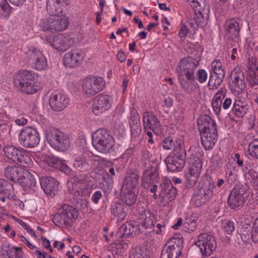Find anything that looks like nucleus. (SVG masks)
Wrapping results in <instances>:
<instances>
[{
    "label": "nucleus",
    "mask_w": 258,
    "mask_h": 258,
    "mask_svg": "<svg viewBox=\"0 0 258 258\" xmlns=\"http://www.w3.org/2000/svg\"><path fill=\"white\" fill-rule=\"evenodd\" d=\"M198 64L196 59L189 57L181 59L177 66L176 71L179 84L188 94L194 93L197 89L195 71Z\"/></svg>",
    "instance_id": "nucleus-1"
},
{
    "label": "nucleus",
    "mask_w": 258,
    "mask_h": 258,
    "mask_svg": "<svg viewBox=\"0 0 258 258\" xmlns=\"http://www.w3.org/2000/svg\"><path fill=\"white\" fill-rule=\"evenodd\" d=\"M92 145L98 152L107 154L113 151L115 141L107 129H98L92 134Z\"/></svg>",
    "instance_id": "nucleus-2"
},
{
    "label": "nucleus",
    "mask_w": 258,
    "mask_h": 258,
    "mask_svg": "<svg viewBox=\"0 0 258 258\" xmlns=\"http://www.w3.org/2000/svg\"><path fill=\"white\" fill-rule=\"evenodd\" d=\"M45 137L48 143L55 150L64 152L70 147L69 136L53 127H49L45 130Z\"/></svg>",
    "instance_id": "nucleus-3"
},
{
    "label": "nucleus",
    "mask_w": 258,
    "mask_h": 258,
    "mask_svg": "<svg viewBox=\"0 0 258 258\" xmlns=\"http://www.w3.org/2000/svg\"><path fill=\"white\" fill-rule=\"evenodd\" d=\"M35 75L31 71L21 70L15 76L14 83L21 91L26 94H33L36 92L34 86Z\"/></svg>",
    "instance_id": "nucleus-4"
},
{
    "label": "nucleus",
    "mask_w": 258,
    "mask_h": 258,
    "mask_svg": "<svg viewBox=\"0 0 258 258\" xmlns=\"http://www.w3.org/2000/svg\"><path fill=\"white\" fill-rule=\"evenodd\" d=\"M78 213L77 210L71 206L64 204L58 209L52 219L53 222L59 227L68 226L77 218Z\"/></svg>",
    "instance_id": "nucleus-5"
},
{
    "label": "nucleus",
    "mask_w": 258,
    "mask_h": 258,
    "mask_svg": "<svg viewBox=\"0 0 258 258\" xmlns=\"http://www.w3.org/2000/svg\"><path fill=\"white\" fill-rule=\"evenodd\" d=\"M69 198L75 208L78 210L83 211L88 208V201L85 198H81L83 195L82 189L85 188L84 183H70L68 185Z\"/></svg>",
    "instance_id": "nucleus-6"
},
{
    "label": "nucleus",
    "mask_w": 258,
    "mask_h": 258,
    "mask_svg": "<svg viewBox=\"0 0 258 258\" xmlns=\"http://www.w3.org/2000/svg\"><path fill=\"white\" fill-rule=\"evenodd\" d=\"M3 150L9 159L20 165L27 167L32 164L31 159L22 149L13 145H8L5 147Z\"/></svg>",
    "instance_id": "nucleus-7"
},
{
    "label": "nucleus",
    "mask_w": 258,
    "mask_h": 258,
    "mask_svg": "<svg viewBox=\"0 0 258 258\" xmlns=\"http://www.w3.org/2000/svg\"><path fill=\"white\" fill-rule=\"evenodd\" d=\"M195 244L200 248L202 255L207 257L212 254L217 247L215 237L207 233L200 234L195 241Z\"/></svg>",
    "instance_id": "nucleus-8"
},
{
    "label": "nucleus",
    "mask_w": 258,
    "mask_h": 258,
    "mask_svg": "<svg viewBox=\"0 0 258 258\" xmlns=\"http://www.w3.org/2000/svg\"><path fill=\"white\" fill-rule=\"evenodd\" d=\"M248 198L245 187L242 185H235L228 198L229 207L232 209L241 208Z\"/></svg>",
    "instance_id": "nucleus-9"
},
{
    "label": "nucleus",
    "mask_w": 258,
    "mask_h": 258,
    "mask_svg": "<svg viewBox=\"0 0 258 258\" xmlns=\"http://www.w3.org/2000/svg\"><path fill=\"white\" fill-rule=\"evenodd\" d=\"M105 82L101 77L91 76L85 79L82 84V92L87 97L93 96L100 92Z\"/></svg>",
    "instance_id": "nucleus-10"
},
{
    "label": "nucleus",
    "mask_w": 258,
    "mask_h": 258,
    "mask_svg": "<svg viewBox=\"0 0 258 258\" xmlns=\"http://www.w3.org/2000/svg\"><path fill=\"white\" fill-rule=\"evenodd\" d=\"M19 140L20 144L24 147L34 148L39 143V134L33 127H26L21 131L19 135Z\"/></svg>",
    "instance_id": "nucleus-11"
},
{
    "label": "nucleus",
    "mask_w": 258,
    "mask_h": 258,
    "mask_svg": "<svg viewBox=\"0 0 258 258\" xmlns=\"http://www.w3.org/2000/svg\"><path fill=\"white\" fill-rule=\"evenodd\" d=\"M226 94V89L224 87L221 88L214 95L212 102V106L215 113L219 116L223 110L228 109L231 105L232 100L230 98L224 99Z\"/></svg>",
    "instance_id": "nucleus-12"
},
{
    "label": "nucleus",
    "mask_w": 258,
    "mask_h": 258,
    "mask_svg": "<svg viewBox=\"0 0 258 258\" xmlns=\"http://www.w3.org/2000/svg\"><path fill=\"white\" fill-rule=\"evenodd\" d=\"M183 241L173 237L163 247L160 258H178L181 254Z\"/></svg>",
    "instance_id": "nucleus-13"
},
{
    "label": "nucleus",
    "mask_w": 258,
    "mask_h": 258,
    "mask_svg": "<svg viewBox=\"0 0 258 258\" xmlns=\"http://www.w3.org/2000/svg\"><path fill=\"white\" fill-rule=\"evenodd\" d=\"M229 83L231 89L237 94L242 93L245 90L246 84L244 74L240 67H236L231 71L229 76Z\"/></svg>",
    "instance_id": "nucleus-14"
},
{
    "label": "nucleus",
    "mask_w": 258,
    "mask_h": 258,
    "mask_svg": "<svg viewBox=\"0 0 258 258\" xmlns=\"http://www.w3.org/2000/svg\"><path fill=\"white\" fill-rule=\"evenodd\" d=\"M159 195L161 206L165 207L172 202L175 198L177 190L171 181L164 182L160 184Z\"/></svg>",
    "instance_id": "nucleus-15"
},
{
    "label": "nucleus",
    "mask_w": 258,
    "mask_h": 258,
    "mask_svg": "<svg viewBox=\"0 0 258 258\" xmlns=\"http://www.w3.org/2000/svg\"><path fill=\"white\" fill-rule=\"evenodd\" d=\"M26 58L32 60L33 67L38 71L45 69L47 66L46 58L42 52L34 47H31L26 53Z\"/></svg>",
    "instance_id": "nucleus-16"
},
{
    "label": "nucleus",
    "mask_w": 258,
    "mask_h": 258,
    "mask_svg": "<svg viewBox=\"0 0 258 258\" xmlns=\"http://www.w3.org/2000/svg\"><path fill=\"white\" fill-rule=\"evenodd\" d=\"M195 15L194 19L190 20L189 24L194 28H203L207 24V19L210 13L208 5L199 7L194 10Z\"/></svg>",
    "instance_id": "nucleus-17"
},
{
    "label": "nucleus",
    "mask_w": 258,
    "mask_h": 258,
    "mask_svg": "<svg viewBox=\"0 0 258 258\" xmlns=\"http://www.w3.org/2000/svg\"><path fill=\"white\" fill-rule=\"evenodd\" d=\"M111 103V96L101 94L96 97L92 105V111L95 115H99L109 109Z\"/></svg>",
    "instance_id": "nucleus-18"
},
{
    "label": "nucleus",
    "mask_w": 258,
    "mask_h": 258,
    "mask_svg": "<svg viewBox=\"0 0 258 258\" xmlns=\"http://www.w3.org/2000/svg\"><path fill=\"white\" fill-rule=\"evenodd\" d=\"M47 41L53 48L62 51L67 50L74 42L72 38L62 34H58L53 38H49Z\"/></svg>",
    "instance_id": "nucleus-19"
},
{
    "label": "nucleus",
    "mask_w": 258,
    "mask_h": 258,
    "mask_svg": "<svg viewBox=\"0 0 258 258\" xmlns=\"http://www.w3.org/2000/svg\"><path fill=\"white\" fill-rule=\"evenodd\" d=\"M69 103V98L64 94L54 92L50 96L49 105L51 108L56 111L64 109Z\"/></svg>",
    "instance_id": "nucleus-20"
},
{
    "label": "nucleus",
    "mask_w": 258,
    "mask_h": 258,
    "mask_svg": "<svg viewBox=\"0 0 258 258\" xmlns=\"http://www.w3.org/2000/svg\"><path fill=\"white\" fill-rule=\"evenodd\" d=\"M197 123L200 133L218 134L216 122L208 115L201 116L197 120Z\"/></svg>",
    "instance_id": "nucleus-21"
},
{
    "label": "nucleus",
    "mask_w": 258,
    "mask_h": 258,
    "mask_svg": "<svg viewBox=\"0 0 258 258\" xmlns=\"http://www.w3.org/2000/svg\"><path fill=\"white\" fill-rule=\"evenodd\" d=\"M143 123L145 130L150 129L153 132L159 131L161 124L158 118L151 111H145L143 114Z\"/></svg>",
    "instance_id": "nucleus-22"
},
{
    "label": "nucleus",
    "mask_w": 258,
    "mask_h": 258,
    "mask_svg": "<svg viewBox=\"0 0 258 258\" xmlns=\"http://www.w3.org/2000/svg\"><path fill=\"white\" fill-rule=\"evenodd\" d=\"M84 58V54L79 49L71 50L63 56V64L65 66L73 68L80 64Z\"/></svg>",
    "instance_id": "nucleus-23"
},
{
    "label": "nucleus",
    "mask_w": 258,
    "mask_h": 258,
    "mask_svg": "<svg viewBox=\"0 0 258 258\" xmlns=\"http://www.w3.org/2000/svg\"><path fill=\"white\" fill-rule=\"evenodd\" d=\"M42 189L49 196H55L58 190V182L53 177H41L39 179Z\"/></svg>",
    "instance_id": "nucleus-24"
},
{
    "label": "nucleus",
    "mask_w": 258,
    "mask_h": 258,
    "mask_svg": "<svg viewBox=\"0 0 258 258\" xmlns=\"http://www.w3.org/2000/svg\"><path fill=\"white\" fill-rule=\"evenodd\" d=\"M202 167L201 163L190 165L187 173L185 175L186 180L185 186L187 188H190L195 185L200 177Z\"/></svg>",
    "instance_id": "nucleus-25"
},
{
    "label": "nucleus",
    "mask_w": 258,
    "mask_h": 258,
    "mask_svg": "<svg viewBox=\"0 0 258 258\" xmlns=\"http://www.w3.org/2000/svg\"><path fill=\"white\" fill-rule=\"evenodd\" d=\"M198 191L207 198H211L214 194L216 185L210 176H206L200 182Z\"/></svg>",
    "instance_id": "nucleus-26"
},
{
    "label": "nucleus",
    "mask_w": 258,
    "mask_h": 258,
    "mask_svg": "<svg viewBox=\"0 0 258 258\" xmlns=\"http://www.w3.org/2000/svg\"><path fill=\"white\" fill-rule=\"evenodd\" d=\"M13 185L5 179H0V201L5 202L6 199L16 200L17 197L15 196Z\"/></svg>",
    "instance_id": "nucleus-27"
},
{
    "label": "nucleus",
    "mask_w": 258,
    "mask_h": 258,
    "mask_svg": "<svg viewBox=\"0 0 258 258\" xmlns=\"http://www.w3.org/2000/svg\"><path fill=\"white\" fill-rule=\"evenodd\" d=\"M139 176L137 173H130L124 178L121 190L139 192Z\"/></svg>",
    "instance_id": "nucleus-28"
},
{
    "label": "nucleus",
    "mask_w": 258,
    "mask_h": 258,
    "mask_svg": "<svg viewBox=\"0 0 258 258\" xmlns=\"http://www.w3.org/2000/svg\"><path fill=\"white\" fill-rule=\"evenodd\" d=\"M165 162L168 171L176 172L179 171L183 168L185 164V160L173 157L170 155L166 158Z\"/></svg>",
    "instance_id": "nucleus-29"
},
{
    "label": "nucleus",
    "mask_w": 258,
    "mask_h": 258,
    "mask_svg": "<svg viewBox=\"0 0 258 258\" xmlns=\"http://www.w3.org/2000/svg\"><path fill=\"white\" fill-rule=\"evenodd\" d=\"M25 171L20 167L9 166L5 169V175L8 179L15 182H19Z\"/></svg>",
    "instance_id": "nucleus-30"
},
{
    "label": "nucleus",
    "mask_w": 258,
    "mask_h": 258,
    "mask_svg": "<svg viewBox=\"0 0 258 258\" xmlns=\"http://www.w3.org/2000/svg\"><path fill=\"white\" fill-rule=\"evenodd\" d=\"M61 3L68 4L62 0H47L46 10L48 13L53 16H59L62 14L63 8Z\"/></svg>",
    "instance_id": "nucleus-31"
},
{
    "label": "nucleus",
    "mask_w": 258,
    "mask_h": 258,
    "mask_svg": "<svg viewBox=\"0 0 258 258\" xmlns=\"http://www.w3.org/2000/svg\"><path fill=\"white\" fill-rule=\"evenodd\" d=\"M201 134L202 145L206 150H212L218 140V134L205 133Z\"/></svg>",
    "instance_id": "nucleus-32"
},
{
    "label": "nucleus",
    "mask_w": 258,
    "mask_h": 258,
    "mask_svg": "<svg viewBox=\"0 0 258 258\" xmlns=\"http://www.w3.org/2000/svg\"><path fill=\"white\" fill-rule=\"evenodd\" d=\"M1 253L4 258H21L22 251L20 247L3 244L1 247Z\"/></svg>",
    "instance_id": "nucleus-33"
},
{
    "label": "nucleus",
    "mask_w": 258,
    "mask_h": 258,
    "mask_svg": "<svg viewBox=\"0 0 258 258\" xmlns=\"http://www.w3.org/2000/svg\"><path fill=\"white\" fill-rule=\"evenodd\" d=\"M128 208L123 204L113 202L111 205V213L116 218L117 221H122L127 215Z\"/></svg>",
    "instance_id": "nucleus-34"
},
{
    "label": "nucleus",
    "mask_w": 258,
    "mask_h": 258,
    "mask_svg": "<svg viewBox=\"0 0 258 258\" xmlns=\"http://www.w3.org/2000/svg\"><path fill=\"white\" fill-rule=\"evenodd\" d=\"M143 232L140 226L136 223H125L121 225L119 230V232L122 236H133Z\"/></svg>",
    "instance_id": "nucleus-35"
},
{
    "label": "nucleus",
    "mask_w": 258,
    "mask_h": 258,
    "mask_svg": "<svg viewBox=\"0 0 258 258\" xmlns=\"http://www.w3.org/2000/svg\"><path fill=\"white\" fill-rule=\"evenodd\" d=\"M225 28L227 35L231 39H233L239 35L240 28L239 23L235 19L227 20L225 23Z\"/></svg>",
    "instance_id": "nucleus-36"
},
{
    "label": "nucleus",
    "mask_w": 258,
    "mask_h": 258,
    "mask_svg": "<svg viewBox=\"0 0 258 258\" xmlns=\"http://www.w3.org/2000/svg\"><path fill=\"white\" fill-rule=\"evenodd\" d=\"M158 175L157 166H150L145 170L143 175V184H153L157 180Z\"/></svg>",
    "instance_id": "nucleus-37"
},
{
    "label": "nucleus",
    "mask_w": 258,
    "mask_h": 258,
    "mask_svg": "<svg viewBox=\"0 0 258 258\" xmlns=\"http://www.w3.org/2000/svg\"><path fill=\"white\" fill-rule=\"evenodd\" d=\"M50 166L56 168L67 174H70L71 172V169L67 165L65 160L61 159L56 157H51L48 160Z\"/></svg>",
    "instance_id": "nucleus-38"
},
{
    "label": "nucleus",
    "mask_w": 258,
    "mask_h": 258,
    "mask_svg": "<svg viewBox=\"0 0 258 258\" xmlns=\"http://www.w3.org/2000/svg\"><path fill=\"white\" fill-rule=\"evenodd\" d=\"M90 159L87 155H82L76 158L73 165L80 172L87 170L91 167Z\"/></svg>",
    "instance_id": "nucleus-39"
},
{
    "label": "nucleus",
    "mask_w": 258,
    "mask_h": 258,
    "mask_svg": "<svg viewBox=\"0 0 258 258\" xmlns=\"http://www.w3.org/2000/svg\"><path fill=\"white\" fill-rule=\"evenodd\" d=\"M172 156L185 160L186 153L184 148V141L181 139H176L175 147L172 150Z\"/></svg>",
    "instance_id": "nucleus-40"
},
{
    "label": "nucleus",
    "mask_w": 258,
    "mask_h": 258,
    "mask_svg": "<svg viewBox=\"0 0 258 258\" xmlns=\"http://www.w3.org/2000/svg\"><path fill=\"white\" fill-rule=\"evenodd\" d=\"M22 187L25 189L35 186L36 183V178L34 176L29 172L25 170L21 180L19 182Z\"/></svg>",
    "instance_id": "nucleus-41"
},
{
    "label": "nucleus",
    "mask_w": 258,
    "mask_h": 258,
    "mask_svg": "<svg viewBox=\"0 0 258 258\" xmlns=\"http://www.w3.org/2000/svg\"><path fill=\"white\" fill-rule=\"evenodd\" d=\"M138 194L136 191L121 190V200L127 206H132L136 202Z\"/></svg>",
    "instance_id": "nucleus-42"
},
{
    "label": "nucleus",
    "mask_w": 258,
    "mask_h": 258,
    "mask_svg": "<svg viewBox=\"0 0 258 258\" xmlns=\"http://www.w3.org/2000/svg\"><path fill=\"white\" fill-rule=\"evenodd\" d=\"M145 220L140 225L141 228L143 229V228L148 229L155 227L156 222L154 215L151 213L150 211H145Z\"/></svg>",
    "instance_id": "nucleus-43"
},
{
    "label": "nucleus",
    "mask_w": 258,
    "mask_h": 258,
    "mask_svg": "<svg viewBox=\"0 0 258 258\" xmlns=\"http://www.w3.org/2000/svg\"><path fill=\"white\" fill-rule=\"evenodd\" d=\"M225 77L221 75H217L211 72L208 83V87L210 90L217 89L223 82Z\"/></svg>",
    "instance_id": "nucleus-44"
},
{
    "label": "nucleus",
    "mask_w": 258,
    "mask_h": 258,
    "mask_svg": "<svg viewBox=\"0 0 258 258\" xmlns=\"http://www.w3.org/2000/svg\"><path fill=\"white\" fill-rule=\"evenodd\" d=\"M69 20L68 18L63 17L59 18H53V25L55 32L66 30L69 26Z\"/></svg>",
    "instance_id": "nucleus-45"
},
{
    "label": "nucleus",
    "mask_w": 258,
    "mask_h": 258,
    "mask_svg": "<svg viewBox=\"0 0 258 258\" xmlns=\"http://www.w3.org/2000/svg\"><path fill=\"white\" fill-rule=\"evenodd\" d=\"M39 26L40 29L44 31L55 33L53 18H45L42 19L40 21Z\"/></svg>",
    "instance_id": "nucleus-46"
},
{
    "label": "nucleus",
    "mask_w": 258,
    "mask_h": 258,
    "mask_svg": "<svg viewBox=\"0 0 258 258\" xmlns=\"http://www.w3.org/2000/svg\"><path fill=\"white\" fill-rule=\"evenodd\" d=\"M247 111V107L242 102H235L232 108L233 113L238 117H242Z\"/></svg>",
    "instance_id": "nucleus-47"
},
{
    "label": "nucleus",
    "mask_w": 258,
    "mask_h": 258,
    "mask_svg": "<svg viewBox=\"0 0 258 258\" xmlns=\"http://www.w3.org/2000/svg\"><path fill=\"white\" fill-rule=\"evenodd\" d=\"M129 124L130 126L141 125L140 117L134 106L130 107Z\"/></svg>",
    "instance_id": "nucleus-48"
},
{
    "label": "nucleus",
    "mask_w": 258,
    "mask_h": 258,
    "mask_svg": "<svg viewBox=\"0 0 258 258\" xmlns=\"http://www.w3.org/2000/svg\"><path fill=\"white\" fill-rule=\"evenodd\" d=\"M176 143V139L174 141L171 137L164 138L160 143V147L165 150H172Z\"/></svg>",
    "instance_id": "nucleus-49"
},
{
    "label": "nucleus",
    "mask_w": 258,
    "mask_h": 258,
    "mask_svg": "<svg viewBox=\"0 0 258 258\" xmlns=\"http://www.w3.org/2000/svg\"><path fill=\"white\" fill-rule=\"evenodd\" d=\"M210 198L205 196L204 194H202L198 190L193 196L192 198V202L196 207H201L205 204L206 201L209 200Z\"/></svg>",
    "instance_id": "nucleus-50"
},
{
    "label": "nucleus",
    "mask_w": 258,
    "mask_h": 258,
    "mask_svg": "<svg viewBox=\"0 0 258 258\" xmlns=\"http://www.w3.org/2000/svg\"><path fill=\"white\" fill-rule=\"evenodd\" d=\"M253 227L248 224L243 225L241 230V237L243 241L248 240L253 232Z\"/></svg>",
    "instance_id": "nucleus-51"
},
{
    "label": "nucleus",
    "mask_w": 258,
    "mask_h": 258,
    "mask_svg": "<svg viewBox=\"0 0 258 258\" xmlns=\"http://www.w3.org/2000/svg\"><path fill=\"white\" fill-rule=\"evenodd\" d=\"M130 258H149V252L146 250L137 248L132 251Z\"/></svg>",
    "instance_id": "nucleus-52"
},
{
    "label": "nucleus",
    "mask_w": 258,
    "mask_h": 258,
    "mask_svg": "<svg viewBox=\"0 0 258 258\" xmlns=\"http://www.w3.org/2000/svg\"><path fill=\"white\" fill-rule=\"evenodd\" d=\"M247 81L252 87L258 85V74L252 70L249 71L247 77Z\"/></svg>",
    "instance_id": "nucleus-53"
},
{
    "label": "nucleus",
    "mask_w": 258,
    "mask_h": 258,
    "mask_svg": "<svg viewBox=\"0 0 258 258\" xmlns=\"http://www.w3.org/2000/svg\"><path fill=\"white\" fill-rule=\"evenodd\" d=\"M222 225L223 229L227 234H231L235 229V223L231 220H224L222 221Z\"/></svg>",
    "instance_id": "nucleus-54"
},
{
    "label": "nucleus",
    "mask_w": 258,
    "mask_h": 258,
    "mask_svg": "<svg viewBox=\"0 0 258 258\" xmlns=\"http://www.w3.org/2000/svg\"><path fill=\"white\" fill-rule=\"evenodd\" d=\"M186 1L188 2L194 10L207 5L206 0H186Z\"/></svg>",
    "instance_id": "nucleus-55"
},
{
    "label": "nucleus",
    "mask_w": 258,
    "mask_h": 258,
    "mask_svg": "<svg viewBox=\"0 0 258 258\" xmlns=\"http://www.w3.org/2000/svg\"><path fill=\"white\" fill-rule=\"evenodd\" d=\"M196 74L197 78H196V79H197L200 83H204L206 81L208 74L205 70L200 69L198 70Z\"/></svg>",
    "instance_id": "nucleus-56"
},
{
    "label": "nucleus",
    "mask_w": 258,
    "mask_h": 258,
    "mask_svg": "<svg viewBox=\"0 0 258 258\" xmlns=\"http://www.w3.org/2000/svg\"><path fill=\"white\" fill-rule=\"evenodd\" d=\"M248 147L249 155L252 157L258 159V145L248 144Z\"/></svg>",
    "instance_id": "nucleus-57"
},
{
    "label": "nucleus",
    "mask_w": 258,
    "mask_h": 258,
    "mask_svg": "<svg viewBox=\"0 0 258 258\" xmlns=\"http://www.w3.org/2000/svg\"><path fill=\"white\" fill-rule=\"evenodd\" d=\"M250 238L254 242L258 243V218L254 221V230L252 232Z\"/></svg>",
    "instance_id": "nucleus-58"
},
{
    "label": "nucleus",
    "mask_w": 258,
    "mask_h": 258,
    "mask_svg": "<svg viewBox=\"0 0 258 258\" xmlns=\"http://www.w3.org/2000/svg\"><path fill=\"white\" fill-rule=\"evenodd\" d=\"M102 189L106 193L111 192L113 188V182L110 179L109 181L104 180L102 183Z\"/></svg>",
    "instance_id": "nucleus-59"
},
{
    "label": "nucleus",
    "mask_w": 258,
    "mask_h": 258,
    "mask_svg": "<svg viewBox=\"0 0 258 258\" xmlns=\"http://www.w3.org/2000/svg\"><path fill=\"white\" fill-rule=\"evenodd\" d=\"M132 137H137L139 136L142 131L141 125L130 126Z\"/></svg>",
    "instance_id": "nucleus-60"
},
{
    "label": "nucleus",
    "mask_w": 258,
    "mask_h": 258,
    "mask_svg": "<svg viewBox=\"0 0 258 258\" xmlns=\"http://www.w3.org/2000/svg\"><path fill=\"white\" fill-rule=\"evenodd\" d=\"M102 198V192L99 190L96 191L92 196L91 200L95 204H97L99 200Z\"/></svg>",
    "instance_id": "nucleus-61"
},
{
    "label": "nucleus",
    "mask_w": 258,
    "mask_h": 258,
    "mask_svg": "<svg viewBox=\"0 0 258 258\" xmlns=\"http://www.w3.org/2000/svg\"><path fill=\"white\" fill-rule=\"evenodd\" d=\"M1 8L2 10H3L4 12L6 13V16L10 14L11 11V7L10 5L8 3L7 1L3 2V3H1L0 5Z\"/></svg>",
    "instance_id": "nucleus-62"
},
{
    "label": "nucleus",
    "mask_w": 258,
    "mask_h": 258,
    "mask_svg": "<svg viewBox=\"0 0 258 258\" xmlns=\"http://www.w3.org/2000/svg\"><path fill=\"white\" fill-rule=\"evenodd\" d=\"M223 68L222 63L219 59H216L211 64V69L213 72Z\"/></svg>",
    "instance_id": "nucleus-63"
},
{
    "label": "nucleus",
    "mask_w": 258,
    "mask_h": 258,
    "mask_svg": "<svg viewBox=\"0 0 258 258\" xmlns=\"http://www.w3.org/2000/svg\"><path fill=\"white\" fill-rule=\"evenodd\" d=\"M188 29L187 27L185 25H182L181 26L178 35L180 38H185L187 35Z\"/></svg>",
    "instance_id": "nucleus-64"
}]
</instances>
